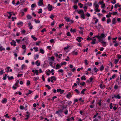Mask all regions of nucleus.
I'll return each instance as SVG.
<instances>
[{
	"label": "nucleus",
	"instance_id": "6e6d98bb",
	"mask_svg": "<svg viewBox=\"0 0 121 121\" xmlns=\"http://www.w3.org/2000/svg\"><path fill=\"white\" fill-rule=\"evenodd\" d=\"M50 59L51 60H52V61H54V58L53 56H52L50 57Z\"/></svg>",
	"mask_w": 121,
	"mask_h": 121
},
{
	"label": "nucleus",
	"instance_id": "4be33fe9",
	"mask_svg": "<svg viewBox=\"0 0 121 121\" xmlns=\"http://www.w3.org/2000/svg\"><path fill=\"white\" fill-rule=\"evenodd\" d=\"M78 54L77 52H75V51H74L72 52V54L73 55H76Z\"/></svg>",
	"mask_w": 121,
	"mask_h": 121
},
{
	"label": "nucleus",
	"instance_id": "603ef678",
	"mask_svg": "<svg viewBox=\"0 0 121 121\" xmlns=\"http://www.w3.org/2000/svg\"><path fill=\"white\" fill-rule=\"evenodd\" d=\"M75 91L77 93L79 94L80 93L79 91L77 89H76L75 90Z\"/></svg>",
	"mask_w": 121,
	"mask_h": 121
},
{
	"label": "nucleus",
	"instance_id": "5fc2aeb1",
	"mask_svg": "<svg viewBox=\"0 0 121 121\" xmlns=\"http://www.w3.org/2000/svg\"><path fill=\"white\" fill-rule=\"evenodd\" d=\"M47 8H52V6L50 4H48V5Z\"/></svg>",
	"mask_w": 121,
	"mask_h": 121
},
{
	"label": "nucleus",
	"instance_id": "79ce46f5",
	"mask_svg": "<svg viewBox=\"0 0 121 121\" xmlns=\"http://www.w3.org/2000/svg\"><path fill=\"white\" fill-rule=\"evenodd\" d=\"M111 22V20L109 18L107 19V23H109L110 22Z\"/></svg>",
	"mask_w": 121,
	"mask_h": 121
},
{
	"label": "nucleus",
	"instance_id": "680f3d73",
	"mask_svg": "<svg viewBox=\"0 0 121 121\" xmlns=\"http://www.w3.org/2000/svg\"><path fill=\"white\" fill-rule=\"evenodd\" d=\"M112 103H111L110 104V109H112L113 107L112 105Z\"/></svg>",
	"mask_w": 121,
	"mask_h": 121
},
{
	"label": "nucleus",
	"instance_id": "6ab92c4d",
	"mask_svg": "<svg viewBox=\"0 0 121 121\" xmlns=\"http://www.w3.org/2000/svg\"><path fill=\"white\" fill-rule=\"evenodd\" d=\"M40 52L42 54H43L44 53V51L42 48H41L40 49Z\"/></svg>",
	"mask_w": 121,
	"mask_h": 121
},
{
	"label": "nucleus",
	"instance_id": "2eb2a0df",
	"mask_svg": "<svg viewBox=\"0 0 121 121\" xmlns=\"http://www.w3.org/2000/svg\"><path fill=\"white\" fill-rule=\"evenodd\" d=\"M65 19L66 21L67 22H69L70 21L69 18V17H65Z\"/></svg>",
	"mask_w": 121,
	"mask_h": 121
},
{
	"label": "nucleus",
	"instance_id": "0eeeda50",
	"mask_svg": "<svg viewBox=\"0 0 121 121\" xmlns=\"http://www.w3.org/2000/svg\"><path fill=\"white\" fill-rule=\"evenodd\" d=\"M7 101V99L6 98H4L2 101L1 102L3 104H5Z\"/></svg>",
	"mask_w": 121,
	"mask_h": 121
},
{
	"label": "nucleus",
	"instance_id": "bf43d9fd",
	"mask_svg": "<svg viewBox=\"0 0 121 121\" xmlns=\"http://www.w3.org/2000/svg\"><path fill=\"white\" fill-rule=\"evenodd\" d=\"M88 48H87L86 49H84L83 50L84 52H87L88 50Z\"/></svg>",
	"mask_w": 121,
	"mask_h": 121
},
{
	"label": "nucleus",
	"instance_id": "8fccbe9b",
	"mask_svg": "<svg viewBox=\"0 0 121 121\" xmlns=\"http://www.w3.org/2000/svg\"><path fill=\"white\" fill-rule=\"evenodd\" d=\"M45 86H46V87H47V88H48V89H50L51 87L49 86L48 85H46Z\"/></svg>",
	"mask_w": 121,
	"mask_h": 121
},
{
	"label": "nucleus",
	"instance_id": "f704fd0d",
	"mask_svg": "<svg viewBox=\"0 0 121 121\" xmlns=\"http://www.w3.org/2000/svg\"><path fill=\"white\" fill-rule=\"evenodd\" d=\"M41 43V42L40 41H38L37 42H36V44L37 45H39V44Z\"/></svg>",
	"mask_w": 121,
	"mask_h": 121
},
{
	"label": "nucleus",
	"instance_id": "c85d7f7f",
	"mask_svg": "<svg viewBox=\"0 0 121 121\" xmlns=\"http://www.w3.org/2000/svg\"><path fill=\"white\" fill-rule=\"evenodd\" d=\"M33 49L35 50V52H37L38 50V48L37 47H34L33 48Z\"/></svg>",
	"mask_w": 121,
	"mask_h": 121
},
{
	"label": "nucleus",
	"instance_id": "1a4fd4ad",
	"mask_svg": "<svg viewBox=\"0 0 121 121\" xmlns=\"http://www.w3.org/2000/svg\"><path fill=\"white\" fill-rule=\"evenodd\" d=\"M94 5L95 6V8H98L99 7V5L97 4V3L96 2H95L94 3Z\"/></svg>",
	"mask_w": 121,
	"mask_h": 121
},
{
	"label": "nucleus",
	"instance_id": "473e14b6",
	"mask_svg": "<svg viewBox=\"0 0 121 121\" xmlns=\"http://www.w3.org/2000/svg\"><path fill=\"white\" fill-rule=\"evenodd\" d=\"M23 24V22H18L17 23V25H22Z\"/></svg>",
	"mask_w": 121,
	"mask_h": 121
},
{
	"label": "nucleus",
	"instance_id": "5701e85b",
	"mask_svg": "<svg viewBox=\"0 0 121 121\" xmlns=\"http://www.w3.org/2000/svg\"><path fill=\"white\" fill-rule=\"evenodd\" d=\"M81 79L82 80H86V78L85 76H83L82 77Z\"/></svg>",
	"mask_w": 121,
	"mask_h": 121
},
{
	"label": "nucleus",
	"instance_id": "72a5a7b5",
	"mask_svg": "<svg viewBox=\"0 0 121 121\" xmlns=\"http://www.w3.org/2000/svg\"><path fill=\"white\" fill-rule=\"evenodd\" d=\"M81 17L83 19H84L85 18V16L84 15V13L81 14Z\"/></svg>",
	"mask_w": 121,
	"mask_h": 121
},
{
	"label": "nucleus",
	"instance_id": "f8f14e48",
	"mask_svg": "<svg viewBox=\"0 0 121 121\" xmlns=\"http://www.w3.org/2000/svg\"><path fill=\"white\" fill-rule=\"evenodd\" d=\"M70 30L71 32L74 33L76 32V30L75 29L73 30L72 28H71Z\"/></svg>",
	"mask_w": 121,
	"mask_h": 121
},
{
	"label": "nucleus",
	"instance_id": "b1692460",
	"mask_svg": "<svg viewBox=\"0 0 121 121\" xmlns=\"http://www.w3.org/2000/svg\"><path fill=\"white\" fill-rule=\"evenodd\" d=\"M35 64L37 66H39L40 65V63L38 62L37 61L35 62Z\"/></svg>",
	"mask_w": 121,
	"mask_h": 121
},
{
	"label": "nucleus",
	"instance_id": "7ed1b4c3",
	"mask_svg": "<svg viewBox=\"0 0 121 121\" xmlns=\"http://www.w3.org/2000/svg\"><path fill=\"white\" fill-rule=\"evenodd\" d=\"M56 91L57 92H60V94H62L64 92V91L63 90H62L61 89H57Z\"/></svg>",
	"mask_w": 121,
	"mask_h": 121
},
{
	"label": "nucleus",
	"instance_id": "20e7f679",
	"mask_svg": "<svg viewBox=\"0 0 121 121\" xmlns=\"http://www.w3.org/2000/svg\"><path fill=\"white\" fill-rule=\"evenodd\" d=\"M75 11H77L78 13L79 14H82V13H84L83 11L82 10H80L79 11H78V10H75Z\"/></svg>",
	"mask_w": 121,
	"mask_h": 121
},
{
	"label": "nucleus",
	"instance_id": "f257e3e1",
	"mask_svg": "<svg viewBox=\"0 0 121 121\" xmlns=\"http://www.w3.org/2000/svg\"><path fill=\"white\" fill-rule=\"evenodd\" d=\"M38 5L39 6H42L43 5V7L44 6V5L43 4V0H39L38 2Z\"/></svg>",
	"mask_w": 121,
	"mask_h": 121
},
{
	"label": "nucleus",
	"instance_id": "09e8293b",
	"mask_svg": "<svg viewBox=\"0 0 121 121\" xmlns=\"http://www.w3.org/2000/svg\"><path fill=\"white\" fill-rule=\"evenodd\" d=\"M66 62H65L63 63H61V65H65L66 64Z\"/></svg>",
	"mask_w": 121,
	"mask_h": 121
},
{
	"label": "nucleus",
	"instance_id": "13d9d810",
	"mask_svg": "<svg viewBox=\"0 0 121 121\" xmlns=\"http://www.w3.org/2000/svg\"><path fill=\"white\" fill-rule=\"evenodd\" d=\"M65 100H63V101H62L60 102V103L61 104H65Z\"/></svg>",
	"mask_w": 121,
	"mask_h": 121
},
{
	"label": "nucleus",
	"instance_id": "2f4dec72",
	"mask_svg": "<svg viewBox=\"0 0 121 121\" xmlns=\"http://www.w3.org/2000/svg\"><path fill=\"white\" fill-rule=\"evenodd\" d=\"M100 37H101V38H103V37H105V35L103 33L101 34L100 35Z\"/></svg>",
	"mask_w": 121,
	"mask_h": 121
},
{
	"label": "nucleus",
	"instance_id": "a211bd4d",
	"mask_svg": "<svg viewBox=\"0 0 121 121\" xmlns=\"http://www.w3.org/2000/svg\"><path fill=\"white\" fill-rule=\"evenodd\" d=\"M7 77L8 78V79L9 80H11L13 79V76L9 77V76H7Z\"/></svg>",
	"mask_w": 121,
	"mask_h": 121
},
{
	"label": "nucleus",
	"instance_id": "aec40b11",
	"mask_svg": "<svg viewBox=\"0 0 121 121\" xmlns=\"http://www.w3.org/2000/svg\"><path fill=\"white\" fill-rule=\"evenodd\" d=\"M104 69V67L103 66V65H102L101 66L100 68V70L102 71Z\"/></svg>",
	"mask_w": 121,
	"mask_h": 121
},
{
	"label": "nucleus",
	"instance_id": "6e6552de",
	"mask_svg": "<svg viewBox=\"0 0 121 121\" xmlns=\"http://www.w3.org/2000/svg\"><path fill=\"white\" fill-rule=\"evenodd\" d=\"M62 110H60L56 112V113L58 114H59V113H61L62 112Z\"/></svg>",
	"mask_w": 121,
	"mask_h": 121
},
{
	"label": "nucleus",
	"instance_id": "864d4df0",
	"mask_svg": "<svg viewBox=\"0 0 121 121\" xmlns=\"http://www.w3.org/2000/svg\"><path fill=\"white\" fill-rule=\"evenodd\" d=\"M85 84L84 82H81L80 83V84L83 86Z\"/></svg>",
	"mask_w": 121,
	"mask_h": 121
},
{
	"label": "nucleus",
	"instance_id": "a18cd8bd",
	"mask_svg": "<svg viewBox=\"0 0 121 121\" xmlns=\"http://www.w3.org/2000/svg\"><path fill=\"white\" fill-rule=\"evenodd\" d=\"M54 17L53 15L51 14V15L50 16V17L52 19H53V18Z\"/></svg>",
	"mask_w": 121,
	"mask_h": 121
},
{
	"label": "nucleus",
	"instance_id": "ea45409f",
	"mask_svg": "<svg viewBox=\"0 0 121 121\" xmlns=\"http://www.w3.org/2000/svg\"><path fill=\"white\" fill-rule=\"evenodd\" d=\"M46 31V30L45 28H44L43 29H42L41 31V32L42 33H43L45 31Z\"/></svg>",
	"mask_w": 121,
	"mask_h": 121
},
{
	"label": "nucleus",
	"instance_id": "69168bd1",
	"mask_svg": "<svg viewBox=\"0 0 121 121\" xmlns=\"http://www.w3.org/2000/svg\"><path fill=\"white\" fill-rule=\"evenodd\" d=\"M105 87V86L103 85L102 84H100V87L101 88H103L104 87Z\"/></svg>",
	"mask_w": 121,
	"mask_h": 121
},
{
	"label": "nucleus",
	"instance_id": "49530a36",
	"mask_svg": "<svg viewBox=\"0 0 121 121\" xmlns=\"http://www.w3.org/2000/svg\"><path fill=\"white\" fill-rule=\"evenodd\" d=\"M85 63L86 65H88V63L87 62V60H84Z\"/></svg>",
	"mask_w": 121,
	"mask_h": 121
},
{
	"label": "nucleus",
	"instance_id": "a878e982",
	"mask_svg": "<svg viewBox=\"0 0 121 121\" xmlns=\"http://www.w3.org/2000/svg\"><path fill=\"white\" fill-rule=\"evenodd\" d=\"M31 37L35 41H36L37 39V38L34 37L33 35H32Z\"/></svg>",
	"mask_w": 121,
	"mask_h": 121
},
{
	"label": "nucleus",
	"instance_id": "e2e57ef3",
	"mask_svg": "<svg viewBox=\"0 0 121 121\" xmlns=\"http://www.w3.org/2000/svg\"><path fill=\"white\" fill-rule=\"evenodd\" d=\"M34 20L35 21V22L36 23H39L40 22L39 20H38L37 21L35 19H34Z\"/></svg>",
	"mask_w": 121,
	"mask_h": 121
},
{
	"label": "nucleus",
	"instance_id": "052dcab7",
	"mask_svg": "<svg viewBox=\"0 0 121 121\" xmlns=\"http://www.w3.org/2000/svg\"><path fill=\"white\" fill-rule=\"evenodd\" d=\"M105 6V4H101V8H104Z\"/></svg>",
	"mask_w": 121,
	"mask_h": 121
},
{
	"label": "nucleus",
	"instance_id": "f3484780",
	"mask_svg": "<svg viewBox=\"0 0 121 121\" xmlns=\"http://www.w3.org/2000/svg\"><path fill=\"white\" fill-rule=\"evenodd\" d=\"M71 96V94L70 93H69L68 94L66 95V97L67 98H69Z\"/></svg>",
	"mask_w": 121,
	"mask_h": 121
},
{
	"label": "nucleus",
	"instance_id": "a19ab883",
	"mask_svg": "<svg viewBox=\"0 0 121 121\" xmlns=\"http://www.w3.org/2000/svg\"><path fill=\"white\" fill-rule=\"evenodd\" d=\"M118 85H115L114 86V88L115 89H117L118 88Z\"/></svg>",
	"mask_w": 121,
	"mask_h": 121
},
{
	"label": "nucleus",
	"instance_id": "39448f33",
	"mask_svg": "<svg viewBox=\"0 0 121 121\" xmlns=\"http://www.w3.org/2000/svg\"><path fill=\"white\" fill-rule=\"evenodd\" d=\"M81 39H82V40H83V39H82L81 37H78L76 39V40L78 41V42H80L81 41Z\"/></svg>",
	"mask_w": 121,
	"mask_h": 121
},
{
	"label": "nucleus",
	"instance_id": "cd10ccee",
	"mask_svg": "<svg viewBox=\"0 0 121 121\" xmlns=\"http://www.w3.org/2000/svg\"><path fill=\"white\" fill-rule=\"evenodd\" d=\"M32 92L33 91H31L30 90H29V93H27L26 94V95L27 96H28L29 94H31Z\"/></svg>",
	"mask_w": 121,
	"mask_h": 121
},
{
	"label": "nucleus",
	"instance_id": "ddd939ff",
	"mask_svg": "<svg viewBox=\"0 0 121 121\" xmlns=\"http://www.w3.org/2000/svg\"><path fill=\"white\" fill-rule=\"evenodd\" d=\"M32 18V17L29 14L27 15V18L28 19H30Z\"/></svg>",
	"mask_w": 121,
	"mask_h": 121
},
{
	"label": "nucleus",
	"instance_id": "9d476101",
	"mask_svg": "<svg viewBox=\"0 0 121 121\" xmlns=\"http://www.w3.org/2000/svg\"><path fill=\"white\" fill-rule=\"evenodd\" d=\"M116 22V19L114 18L113 19L112 21V24H115Z\"/></svg>",
	"mask_w": 121,
	"mask_h": 121
},
{
	"label": "nucleus",
	"instance_id": "3c124183",
	"mask_svg": "<svg viewBox=\"0 0 121 121\" xmlns=\"http://www.w3.org/2000/svg\"><path fill=\"white\" fill-rule=\"evenodd\" d=\"M27 84L28 86L30 84V81L29 80H28L27 81Z\"/></svg>",
	"mask_w": 121,
	"mask_h": 121
},
{
	"label": "nucleus",
	"instance_id": "9b49d317",
	"mask_svg": "<svg viewBox=\"0 0 121 121\" xmlns=\"http://www.w3.org/2000/svg\"><path fill=\"white\" fill-rule=\"evenodd\" d=\"M61 65H60L58 64H57L56 65V69H59L61 67Z\"/></svg>",
	"mask_w": 121,
	"mask_h": 121
},
{
	"label": "nucleus",
	"instance_id": "0e129e2a",
	"mask_svg": "<svg viewBox=\"0 0 121 121\" xmlns=\"http://www.w3.org/2000/svg\"><path fill=\"white\" fill-rule=\"evenodd\" d=\"M42 9H39V11L38 12V13H42Z\"/></svg>",
	"mask_w": 121,
	"mask_h": 121
},
{
	"label": "nucleus",
	"instance_id": "58836bf2",
	"mask_svg": "<svg viewBox=\"0 0 121 121\" xmlns=\"http://www.w3.org/2000/svg\"><path fill=\"white\" fill-rule=\"evenodd\" d=\"M91 43L92 44H93L96 43L95 42V41H94L93 39H92Z\"/></svg>",
	"mask_w": 121,
	"mask_h": 121
},
{
	"label": "nucleus",
	"instance_id": "4d7b16f0",
	"mask_svg": "<svg viewBox=\"0 0 121 121\" xmlns=\"http://www.w3.org/2000/svg\"><path fill=\"white\" fill-rule=\"evenodd\" d=\"M98 113H97L95 115L93 116V118H95L96 117V116L98 115Z\"/></svg>",
	"mask_w": 121,
	"mask_h": 121
},
{
	"label": "nucleus",
	"instance_id": "dca6fc26",
	"mask_svg": "<svg viewBox=\"0 0 121 121\" xmlns=\"http://www.w3.org/2000/svg\"><path fill=\"white\" fill-rule=\"evenodd\" d=\"M11 13H12V12H8L7 13L9 14V16L8 17V18L9 19H10L11 18V17L12 16V14Z\"/></svg>",
	"mask_w": 121,
	"mask_h": 121
},
{
	"label": "nucleus",
	"instance_id": "c756f323",
	"mask_svg": "<svg viewBox=\"0 0 121 121\" xmlns=\"http://www.w3.org/2000/svg\"><path fill=\"white\" fill-rule=\"evenodd\" d=\"M12 41L13 42V45L14 46H15L16 45V42H15V41L14 40H12Z\"/></svg>",
	"mask_w": 121,
	"mask_h": 121
},
{
	"label": "nucleus",
	"instance_id": "bb28decb",
	"mask_svg": "<svg viewBox=\"0 0 121 121\" xmlns=\"http://www.w3.org/2000/svg\"><path fill=\"white\" fill-rule=\"evenodd\" d=\"M39 78V77H34V78L33 80L34 81H37Z\"/></svg>",
	"mask_w": 121,
	"mask_h": 121
},
{
	"label": "nucleus",
	"instance_id": "412c9836",
	"mask_svg": "<svg viewBox=\"0 0 121 121\" xmlns=\"http://www.w3.org/2000/svg\"><path fill=\"white\" fill-rule=\"evenodd\" d=\"M94 10L97 12H100V10L98 9V8H95Z\"/></svg>",
	"mask_w": 121,
	"mask_h": 121
},
{
	"label": "nucleus",
	"instance_id": "338daca9",
	"mask_svg": "<svg viewBox=\"0 0 121 121\" xmlns=\"http://www.w3.org/2000/svg\"><path fill=\"white\" fill-rule=\"evenodd\" d=\"M67 120L68 121H72V119L70 118H69L67 119Z\"/></svg>",
	"mask_w": 121,
	"mask_h": 121
},
{
	"label": "nucleus",
	"instance_id": "423d86ee",
	"mask_svg": "<svg viewBox=\"0 0 121 121\" xmlns=\"http://www.w3.org/2000/svg\"><path fill=\"white\" fill-rule=\"evenodd\" d=\"M114 97L116 99L117 98L118 99H120L121 98V96L118 94L117 95H114Z\"/></svg>",
	"mask_w": 121,
	"mask_h": 121
},
{
	"label": "nucleus",
	"instance_id": "f03ea898",
	"mask_svg": "<svg viewBox=\"0 0 121 121\" xmlns=\"http://www.w3.org/2000/svg\"><path fill=\"white\" fill-rule=\"evenodd\" d=\"M50 78L51 79V80L50 81L51 82L53 83V81H55L56 80V77L54 76L51 77Z\"/></svg>",
	"mask_w": 121,
	"mask_h": 121
},
{
	"label": "nucleus",
	"instance_id": "4468645a",
	"mask_svg": "<svg viewBox=\"0 0 121 121\" xmlns=\"http://www.w3.org/2000/svg\"><path fill=\"white\" fill-rule=\"evenodd\" d=\"M39 57V55L38 54H36L35 56H34V59L36 60Z\"/></svg>",
	"mask_w": 121,
	"mask_h": 121
},
{
	"label": "nucleus",
	"instance_id": "393cba45",
	"mask_svg": "<svg viewBox=\"0 0 121 121\" xmlns=\"http://www.w3.org/2000/svg\"><path fill=\"white\" fill-rule=\"evenodd\" d=\"M36 6V4H33L31 5V8H34Z\"/></svg>",
	"mask_w": 121,
	"mask_h": 121
},
{
	"label": "nucleus",
	"instance_id": "c9c22d12",
	"mask_svg": "<svg viewBox=\"0 0 121 121\" xmlns=\"http://www.w3.org/2000/svg\"><path fill=\"white\" fill-rule=\"evenodd\" d=\"M94 70H95V72L96 73L97 72L99 71V70L97 69L96 67H95L94 68Z\"/></svg>",
	"mask_w": 121,
	"mask_h": 121
},
{
	"label": "nucleus",
	"instance_id": "de8ad7c7",
	"mask_svg": "<svg viewBox=\"0 0 121 121\" xmlns=\"http://www.w3.org/2000/svg\"><path fill=\"white\" fill-rule=\"evenodd\" d=\"M119 61V60H117V59H115V64H117Z\"/></svg>",
	"mask_w": 121,
	"mask_h": 121
},
{
	"label": "nucleus",
	"instance_id": "4c0bfd02",
	"mask_svg": "<svg viewBox=\"0 0 121 121\" xmlns=\"http://www.w3.org/2000/svg\"><path fill=\"white\" fill-rule=\"evenodd\" d=\"M78 5L80 6V8H82L83 5L80 3H78Z\"/></svg>",
	"mask_w": 121,
	"mask_h": 121
},
{
	"label": "nucleus",
	"instance_id": "37998d69",
	"mask_svg": "<svg viewBox=\"0 0 121 121\" xmlns=\"http://www.w3.org/2000/svg\"><path fill=\"white\" fill-rule=\"evenodd\" d=\"M7 75L6 74H5V75L4 76V77L3 78V79L4 80H5L6 79V77L7 76Z\"/></svg>",
	"mask_w": 121,
	"mask_h": 121
},
{
	"label": "nucleus",
	"instance_id": "e433bc0d",
	"mask_svg": "<svg viewBox=\"0 0 121 121\" xmlns=\"http://www.w3.org/2000/svg\"><path fill=\"white\" fill-rule=\"evenodd\" d=\"M86 90L85 89H84L83 90L81 91V93L82 94H84V92Z\"/></svg>",
	"mask_w": 121,
	"mask_h": 121
},
{
	"label": "nucleus",
	"instance_id": "7c9ffc66",
	"mask_svg": "<svg viewBox=\"0 0 121 121\" xmlns=\"http://www.w3.org/2000/svg\"><path fill=\"white\" fill-rule=\"evenodd\" d=\"M22 48L23 49H26V46L25 45H22Z\"/></svg>",
	"mask_w": 121,
	"mask_h": 121
},
{
	"label": "nucleus",
	"instance_id": "774afa93",
	"mask_svg": "<svg viewBox=\"0 0 121 121\" xmlns=\"http://www.w3.org/2000/svg\"><path fill=\"white\" fill-rule=\"evenodd\" d=\"M117 57H118V58L119 59L121 58V55H119V54L118 55H117Z\"/></svg>",
	"mask_w": 121,
	"mask_h": 121
},
{
	"label": "nucleus",
	"instance_id": "c03bdc74",
	"mask_svg": "<svg viewBox=\"0 0 121 121\" xmlns=\"http://www.w3.org/2000/svg\"><path fill=\"white\" fill-rule=\"evenodd\" d=\"M80 113L82 115H85V113H83V112L82 111H80Z\"/></svg>",
	"mask_w": 121,
	"mask_h": 121
}]
</instances>
